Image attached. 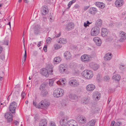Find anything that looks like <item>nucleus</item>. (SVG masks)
<instances>
[{"label":"nucleus","instance_id":"1","mask_svg":"<svg viewBox=\"0 0 126 126\" xmlns=\"http://www.w3.org/2000/svg\"><path fill=\"white\" fill-rule=\"evenodd\" d=\"M82 76L86 79H90L93 76V73L91 70H84L82 73Z\"/></svg>","mask_w":126,"mask_h":126},{"label":"nucleus","instance_id":"2","mask_svg":"<svg viewBox=\"0 0 126 126\" xmlns=\"http://www.w3.org/2000/svg\"><path fill=\"white\" fill-rule=\"evenodd\" d=\"M63 90L60 88L55 90L53 92V95L55 97H58L62 96L63 94Z\"/></svg>","mask_w":126,"mask_h":126},{"label":"nucleus","instance_id":"3","mask_svg":"<svg viewBox=\"0 0 126 126\" xmlns=\"http://www.w3.org/2000/svg\"><path fill=\"white\" fill-rule=\"evenodd\" d=\"M100 29L98 27L95 26L93 27L91 31V34L92 36L97 35L100 32Z\"/></svg>","mask_w":126,"mask_h":126},{"label":"nucleus","instance_id":"4","mask_svg":"<svg viewBox=\"0 0 126 126\" xmlns=\"http://www.w3.org/2000/svg\"><path fill=\"white\" fill-rule=\"evenodd\" d=\"M17 107V103L15 102H13L10 104L9 107L10 111L12 113H14Z\"/></svg>","mask_w":126,"mask_h":126},{"label":"nucleus","instance_id":"5","mask_svg":"<svg viewBox=\"0 0 126 126\" xmlns=\"http://www.w3.org/2000/svg\"><path fill=\"white\" fill-rule=\"evenodd\" d=\"M80 59L82 62L85 63H87L90 61L91 58L89 55L85 54L81 56Z\"/></svg>","mask_w":126,"mask_h":126},{"label":"nucleus","instance_id":"6","mask_svg":"<svg viewBox=\"0 0 126 126\" xmlns=\"http://www.w3.org/2000/svg\"><path fill=\"white\" fill-rule=\"evenodd\" d=\"M77 121L79 123L84 124L86 122V118L82 116H79L77 118Z\"/></svg>","mask_w":126,"mask_h":126},{"label":"nucleus","instance_id":"7","mask_svg":"<svg viewBox=\"0 0 126 126\" xmlns=\"http://www.w3.org/2000/svg\"><path fill=\"white\" fill-rule=\"evenodd\" d=\"M69 84L72 86L76 87L79 85V82L75 79H72L69 82Z\"/></svg>","mask_w":126,"mask_h":126},{"label":"nucleus","instance_id":"8","mask_svg":"<svg viewBox=\"0 0 126 126\" xmlns=\"http://www.w3.org/2000/svg\"><path fill=\"white\" fill-rule=\"evenodd\" d=\"M48 11L47 7L45 5L42 6L41 10L42 14L44 15H46L47 14Z\"/></svg>","mask_w":126,"mask_h":126},{"label":"nucleus","instance_id":"9","mask_svg":"<svg viewBox=\"0 0 126 126\" xmlns=\"http://www.w3.org/2000/svg\"><path fill=\"white\" fill-rule=\"evenodd\" d=\"M5 117L7 119L8 122L12 121L13 120L12 114L10 113H7L4 115Z\"/></svg>","mask_w":126,"mask_h":126},{"label":"nucleus","instance_id":"10","mask_svg":"<svg viewBox=\"0 0 126 126\" xmlns=\"http://www.w3.org/2000/svg\"><path fill=\"white\" fill-rule=\"evenodd\" d=\"M93 41L95 43L96 45L98 46H100L101 44V39L99 37H95L93 38Z\"/></svg>","mask_w":126,"mask_h":126},{"label":"nucleus","instance_id":"11","mask_svg":"<svg viewBox=\"0 0 126 126\" xmlns=\"http://www.w3.org/2000/svg\"><path fill=\"white\" fill-rule=\"evenodd\" d=\"M119 36L121 37L120 39V42L122 41V40L125 39H126V34L125 33L122 31H120L119 32Z\"/></svg>","mask_w":126,"mask_h":126},{"label":"nucleus","instance_id":"12","mask_svg":"<svg viewBox=\"0 0 126 126\" xmlns=\"http://www.w3.org/2000/svg\"><path fill=\"white\" fill-rule=\"evenodd\" d=\"M69 96L71 100L73 102L77 101L78 97L76 94H70L69 95Z\"/></svg>","mask_w":126,"mask_h":126},{"label":"nucleus","instance_id":"13","mask_svg":"<svg viewBox=\"0 0 126 126\" xmlns=\"http://www.w3.org/2000/svg\"><path fill=\"white\" fill-rule=\"evenodd\" d=\"M89 66L95 71L96 70L99 68V66L94 62L90 63H89Z\"/></svg>","mask_w":126,"mask_h":126},{"label":"nucleus","instance_id":"14","mask_svg":"<svg viewBox=\"0 0 126 126\" xmlns=\"http://www.w3.org/2000/svg\"><path fill=\"white\" fill-rule=\"evenodd\" d=\"M86 89L88 91H92L95 88V86L93 84H89L87 85L86 87Z\"/></svg>","mask_w":126,"mask_h":126},{"label":"nucleus","instance_id":"15","mask_svg":"<svg viewBox=\"0 0 126 126\" xmlns=\"http://www.w3.org/2000/svg\"><path fill=\"white\" fill-rule=\"evenodd\" d=\"M74 27V24L72 23H70L66 25L65 29L67 31H69L73 29Z\"/></svg>","mask_w":126,"mask_h":126},{"label":"nucleus","instance_id":"16","mask_svg":"<svg viewBox=\"0 0 126 126\" xmlns=\"http://www.w3.org/2000/svg\"><path fill=\"white\" fill-rule=\"evenodd\" d=\"M53 66L51 64H48L46 68V69L49 72V74H52V73L53 72Z\"/></svg>","mask_w":126,"mask_h":126},{"label":"nucleus","instance_id":"17","mask_svg":"<svg viewBox=\"0 0 126 126\" xmlns=\"http://www.w3.org/2000/svg\"><path fill=\"white\" fill-rule=\"evenodd\" d=\"M68 126H78V123L76 121L72 119L68 121Z\"/></svg>","mask_w":126,"mask_h":126},{"label":"nucleus","instance_id":"18","mask_svg":"<svg viewBox=\"0 0 126 126\" xmlns=\"http://www.w3.org/2000/svg\"><path fill=\"white\" fill-rule=\"evenodd\" d=\"M123 0H116L115 3V5L117 7H120L123 4Z\"/></svg>","mask_w":126,"mask_h":126},{"label":"nucleus","instance_id":"19","mask_svg":"<svg viewBox=\"0 0 126 126\" xmlns=\"http://www.w3.org/2000/svg\"><path fill=\"white\" fill-rule=\"evenodd\" d=\"M101 94L98 92H96L93 93V96L96 100H99L100 98Z\"/></svg>","mask_w":126,"mask_h":126},{"label":"nucleus","instance_id":"20","mask_svg":"<svg viewBox=\"0 0 126 126\" xmlns=\"http://www.w3.org/2000/svg\"><path fill=\"white\" fill-rule=\"evenodd\" d=\"M112 57V54L110 53L106 54L104 57V59L105 60L108 61L110 60Z\"/></svg>","mask_w":126,"mask_h":126},{"label":"nucleus","instance_id":"21","mask_svg":"<svg viewBox=\"0 0 126 126\" xmlns=\"http://www.w3.org/2000/svg\"><path fill=\"white\" fill-rule=\"evenodd\" d=\"M47 121L45 119H41L39 123V126H47Z\"/></svg>","mask_w":126,"mask_h":126},{"label":"nucleus","instance_id":"22","mask_svg":"<svg viewBox=\"0 0 126 126\" xmlns=\"http://www.w3.org/2000/svg\"><path fill=\"white\" fill-rule=\"evenodd\" d=\"M41 72L42 75L46 77L48 76L49 72L46 69L43 68L41 69Z\"/></svg>","mask_w":126,"mask_h":126},{"label":"nucleus","instance_id":"23","mask_svg":"<svg viewBox=\"0 0 126 126\" xmlns=\"http://www.w3.org/2000/svg\"><path fill=\"white\" fill-rule=\"evenodd\" d=\"M108 32L106 28H102V29L101 35L103 37H105L107 36L108 34Z\"/></svg>","mask_w":126,"mask_h":126},{"label":"nucleus","instance_id":"24","mask_svg":"<svg viewBox=\"0 0 126 126\" xmlns=\"http://www.w3.org/2000/svg\"><path fill=\"white\" fill-rule=\"evenodd\" d=\"M97 11L96 8L94 7H91L90 8L89 12L93 15L96 13Z\"/></svg>","mask_w":126,"mask_h":126},{"label":"nucleus","instance_id":"25","mask_svg":"<svg viewBox=\"0 0 126 126\" xmlns=\"http://www.w3.org/2000/svg\"><path fill=\"white\" fill-rule=\"evenodd\" d=\"M64 57L67 60H69L71 56L70 52L68 51L64 53Z\"/></svg>","mask_w":126,"mask_h":126},{"label":"nucleus","instance_id":"26","mask_svg":"<svg viewBox=\"0 0 126 126\" xmlns=\"http://www.w3.org/2000/svg\"><path fill=\"white\" fill-rule=\"evenodd\" d=\"M48 93L46 90L41 91L40 95L42 97H45L48 95Z\"/></svg>","mask_w":126,"mask_h":126},{"label":"nucleus","instance_id":"27","mask_svg":"<svg viewBox=\"0 0 126 126\" xmlns=\"http://www.w3.org/2000/svg\"><path fill=\"white\" fill-rule=\"evenodd\" d=\"M96 6L101 8H103L104 7L105 5L102 2H96Z\"/></svg>","mask_w":126,"mask_h":126},{"label":"nucleus","instance_id":"28","mask_svg":"<svg viewBox=\"0 0 126 126\" xmlns=\"http://www.w3.org/2000/svg\"><path fill=\"white\" fill-rule=\"evenodd\" d=\"M68 119V117L66 116H64L63 117V126H66L68 125V121H67Z\"/></svg>","mask_w":126,"mask_h":126},{"label":"nucleus","instance_id":"29","mask_svg":"<svg viewBox=\"0 0 126 126\" xmlns=\"http://www.w3.org/2000/svg\"><path fill=\"white\" fill-rule=\"evenodd\" d=\"M96 121V120L92 119L88 123L87 125V126H94V125Z\"/></svg>","mask_w":126,"mask_h":126},{"label":"nucleus","instance_id":"30","mask_svg":"<svg viewBox=\"0 0 126 126\" xmlns=\"http://www.w3.org/2000/svg\"><path fill=\"white\" fill-rule=\"evenodd\" d=\"M102 24V20L101 19H99L97 20L96 22L95 25L96 27H100Z\"/></svg>","mask_w":126,"mask_h":126},{"label":"nucleus","instance_id":"31","mask_svg":"<svg viewBox=\"0 0 126 126\" xmlns=\"http://www.w3.org/2000/svg\"><path fill=\"white\" fill-rule=\"evenodd\" d=\"M61 60V58L59 57L55 58L54 59V62L55 64H57L59 63Z\"/></svg>","mask_w":126,"mask_h":126},{"label":"nucleus","instance_id":"32","mask_svg":"<svg viewBox=\"0 0 126 126\" xmlns=\"http://www.w3.org/2000/svg\"><path fill=\"white\" fill-rule=\"evenodd\" d=\"M120 78V76L119 75H114L112 77V79L115 80L119 81Z\"/></svg>","mask_w":126,"mask_h":126},{"label":"nucleus","instance_id":"33","mask_svg":"<svg viewBox=\"0 0 126 126\" xmlns=\"http://www.w3.org/2000/svg\"><path fill=\"white\" fill-rule=\"evenodd\" d=\"M90 100V98L89 96H87L84 98L83 99V103L84 104H86L89 103Z\"/></svg>","mask_w":126,"mask_h":126},{"label":"nucleus","instance_id":"34","mask_svg":"<svg viewBox=\"0 0 126 126\" xmlns=\"http://www.w3.org/2000/svg\"><path fill=\"white\" fill-rule=\"evenodd\" d=\"M63 114L62 112L60 113V116H59V118H61V120L60 121V125L62 126L63 125Z\"/></svg>","mask_w":126,"mask_h":126},{"label":"nucleus","instance_id":"35","mask_svg":"<svg viewBox=\"0 0 126 126\" xmlns=\"http://www.w3.org/2000/svg\"><path fill=\"white\" fill-rule=\"evenodd\" d=\"M46 83H43L40 86L39 89L41 91L45 90V88L46 86Z\"/></svg>","mask_w":126,"mask_h":126},{"label":"nucleus","instance_id":"36","mask_svg":"<svg viewBox=\"0 0 126 126\" xmlns=\"http://www.w3.org/2000/svg\"><path fill=\"white\" fill-rule=\"evenodd\" d=\"M34 121L35 123H37L39 119V115L38 114H36L34 117Z\"/></svg>","mask_w":126,"mask_h":126},{"label":"nucleus","instance_id":"37","mask_svg":"<svg viewBox=\"0 0 126 126\" xmlns=\"http://www.w3.org/2000/svg\"><path fill=\"white\" fill-rule=\"evenodd\" d=\"M76 1V0H73L69 2L68 4V7L67 9H69L71 5Z\"/></svg>","mask_w":126,"mask_h":126},{"label":"nucleus","instance_id":"38","mask_svg":"<svg viewBox=\"0 0 126 126\" xmlns=\"http://www.w3.org/2000/svg\"><path fill=\"white\" fill-rule=\"evenodd\" d=\"M40 27L39 25H35L33 28L35 33H36V31H38L40 29Z\"/></svg>","mask_w":126,"mask_h":126},{"label":"nucleus","instance_id":"39","mask_svg":"<svg viewBox=\"0 0 126 126\" xmlns=\"http://www.w3.org/2000/svg\"><path fill=\"white\" fill-rule=\"evenodd\" d=\"M63 73H65L66 74H68L69 73V71L67 68V66L66 65H65L63 67Z\"/></svg>","mask_w":126,"mask_h":126},{"label":"nucleus","instance_id":"40","mask_svg":"<svg viewBox=\"0 0 126 126\" xmlns=\"http://www.w3.org/2000/svg\"><path fill=\"white\" fill-rule=\"evenodd\" d=\"M37 108H44V105L43 104V103L41 102V101L39 103L38 105H37Z\"/></svg>","mask_w":126,"mask_h":126},{"label":"nucleus","instance_id":"41","mask_svg":"<svg viewBox=\"0 0 126 126\" xmlns=\"http://www.w3.org/2000/svg\"><path fill=\"white\" fill-rule=\"evenodd\" d=\"M63 83V79H60L57 82V84L60 86H62Z\"/></svg>","mask_w":126,"mask_h":126},{"label":"nucleus","instance_id":"42","mask_svg":"<svg viewBox=\"0 0 126 126\" xmlns=\"http://www.w3.org/2000/svg\"><path fill=\"white\" fill-rule=\"evenodd\" d=\"M102 77L99 74H98L97 75L96 79L97 81L98 82L102 80Z\"/></svg>","mask_w":126,"mask_h":126},{"label":"nucleus","instance_id":"43","mask_svg":"<svg viewBox=\"0 0 126 126\" xmlns=\"http://www.w3.org/2000/svg\"><path fill=\"white\" fill-rule=\"evenodd\" d=\"M54 47L55 49H57L62 47V46L56 44L54 45Z\"/></svg>","mask_w":126,"mask_h":126},{"label":"nucleus","instance_id":"44","mask_svg":"<svg viewBox=\"0 0 126 126\" xmlns=\"http://www.w3.org/2000/svg\"><path fill=\"white\" fill-rule=\"evenodd\" d=\"M59 69L60 72L61 73H63V64H60L59 66Z\"/></svg>","mask_w":126,"mask_h":126},{"label":"nucleus","instance_id":"45","mask_svg":"<svg viewBox=\"0 0 126 126\" xmlns=\"http://www.w3.org/2000/svg\"><path fill=\"white\" fill-rule=\"evenodd\" d=\"M73 73L75 75H76L79 73V70L77 69H74L73 71Z\"/></svg>","mask_w":126,"mask_h":126},{"label":"nucleus","instance_id":"46","mask_svg":"<svg viewBox=\"0 0 126 126\" xmlns=\"http://www.w3.org/2000/svg\"><path fill=\"white\" fill-rule=\"evenodd\" d=\"M51 39L49 37H48L46 40V44H49L51 42Z\"/></svg>","mask_w":126,"mask_h":126},{"label":"nucleus","instance_id":"47","mask_svg":"<svg viewBox=\"0 0 126 126\" xmlns=\"http://www.w3.org/2000/svg\"><path fill=\"white\" fill-rule=\"evenodd\" d=\"M50 105V103L47 101H47L46 102V104H45V105L44 106V108H46L47 107H48Z\"/></svg>","mask_w":126,"mask_h":126},{"label":"nucleus","instance_id":"48","mask_svg":"<svg viewBox=\"0 0 126 126\" xmlns=\"http://www.w3.org/2000/svg\"><path fill=\"white\" fill-rule=\"evenodd\" d=\"M122 123L120 121H118L116 122L115 124V125L116 126H118L121 125Z\"/></svg>","mask_w":126,"mask_h":126},{"label":"nucleus","instance_id":"49","mask_svg":"<svg viewBox=\"0 0 126 126\" xmlns=\"http://www.w3.org/2000/svg\"><path fill=\"white\" fill-rule=\"evenodd\" d=\"M54 81L52 79L49 80V84L50 86H52L53 85Z\"/></svg>","mask_w":126,"mask_h":126},{"label":"nucleus","instance_id":"50","mask_svg":"<svg viewBox=\"0 0 126 126\" xmlns=\"http://www.w3.org/2000/svg\"><path fill=\"white\" fill-rule=\"evenodd\" d=\"M63 38H60L58 40V43L60 44H61L63 43Z\"/></svg>","mask_w":126,"mask_h":126},{"label":"nucleus","instance_id":"51","mask_svg":"<svg viewBox=\"0 0 126 126\" xmlns=\"http://www.w3.org/2000/svg\"><path fill=\"white\" fill-rule=\"evenodd\" d=\"M125 67V65L124 64H121L120 66V69L122 70Z\"/></svg>","mask_w":126,"mask_h":126},{"label":"nucleus","instance_id":"52","mask_svg":"<svg viewBox=\"0 0 126 126\" xmlns=\"http://www.w3.org/2000/svg\"><path fill=\"white\" fill-rule=\"evenodd\" d=\"M110 79L108 76H105L104 77V80L106 81H108L109 79Z\"/></svg>","mask_w":126,"mask_h":126},{"label":"nucleus","instance_id":"53","mask_svg":"<svg viewBox=\"0 0 126 126\" xmlns=\"http://www.w3.org/2000/svg\"><path fill=\"white\" fill-rule=\"evenodd\" d=\"M43 49L44 51L45 52H46L47 51V46L46 45H45V46L43 48Z\"/></svg>","mask_w":126,"mask_h":126},{"label":"nucleus","instance_id":"54","mask_svg":"<svg viewBox=\"0 0 126 126\" xmlns=\"http://www.w3.org/2000/svg\"><path fill=\"white\" fill-rule=\"evenodd\" d=\"M9 41L8 40H5L4 42V43L5 45H8Z\"/></svg>","mask_w":126,"mask_h":126},{"label":"nucleus","instance_id":"55","mask_svg":"<svg viewBox=\"0 0 126 126\" xmlns=\"http://www.w3.org/2000/svg\"><path fill=\"white\" fill-rule=\"evenodd\" d=\"M61 35V32H60L58 34H56V35H55V37L56 38L59 37Z\"/></svg>","mask_w":126,"mask_h":126},{"label":"nucleus","instance_id":"56","mask_svg":"<svg viewBox=\"0 0 126 126\" xmlns=\"http://www.w3.org/2000/svg\"><path fill=\"white\" fill-rule=\"evenodd\" d=\"M49 126H56L55 124L53 122H51L49 124Z\"/></svg>","mask_w":126,"mask_h":126},{"label":"nucleus","instance_id":"57","mask_svg":"<svg viewBox=\"0 0 126 126\" xmlns=\"http://www.w3.org/2000/svg\"><path fill=\"white\" fill-rule=\"evenodd\" d=\"M46 101L47 100L46 99L43 100L41 101V102L43 103L44 106L45 105V104H46Z\"/></svg>","mask_w":126,"mask_h":126},{"label":"nucleus","instance_id":"58","mask_svg":"<svg viewBox=\"0 0 126 126\" xmlns=\"http://www.w3.org/2000/svg\"><path fill=\"white\" fill-rule=\"evenodd\" d=\"M25 94V93L24 92H22L21 94V96L22 97V98L23 99L24 98Z\"/></svg>","mask_w":126,"mask_h":126},{"label":"nucleus","instance_id":"59","mask_svg":"<svg viewBox=\"0 0 126 126\" xmlns=\"http://www.w3.org/2000/svg\"><path fill=\"white\" fill-rule=\"evenodd\" d=\"M13 123L15 126H17V125L19 124V122L17 121H14Z\"/></svg>","mask_w":126,"mask_h":126},{"label":"nucleus","instance_id":"60","mask_svg":"<svg viewBox=\"0 0 126 126\" xmlns=\"http://www.w3.org/2000/svg\"><path fill=\"white\" fill-rule=\"evenodd\" d=\"M26 56H27V53L26 52V51H25V54L24 55V57H23V59L24 60V61H25L26 60Z\"/></svg>","mask_w":126,"mask_h":126},{"label":"nucleus","instance_id":"61","mask_svg":"<svg viewBox=\"0 0 126 126\" xmlns=\"http://www.w3.org/2000/svg\"><path fill=\"white\" fill-rule=\"evenodd\" d=\"M79 68H80L81 69H83V65L82 64H80L79 65Z\"/></svg>","mask_w":126,"mask_h":126},{"label":"nucleus","instance_id":"62","mask_svg":"<svg viewBox=\"0 0 126 126\" xmlns=\"http://www.w3.org/2000/svg\"><path fill=\"white\" fill-rule=\"evenodd\" d=\"M79 7V6L78 4H76L74 6V7L75 8H77Z\"/></svg>","mask_w":126,"mask_h":126},{"label":"nucleus","instance_id":"63","mask_svg":"<svg viewBox=\"0 0 126 126\" xmlns=\"http://www.w3.org/2000/svg\"><path fill=\"white\" fill-rule=\"evenodd\" d=\"M41 41H40L39 42L38 44L37 45V46L38 47H40L41 46Z\"/></svg>","mask_w":126,"mask_h":126},{"label":"nucleus","instance_id":"64","mask_svg":"<svg viewBox=\"0 0 126 126\" xmlns=\"http://www.w3.org/2000/svg\"><path fill=\"white\" fill-rule=\"evenodd\" d=\"M111 126H114V124H115V122L114 121H112L111 122Z\"/></svg>","mask_w":126,"mask_h":126}]
</instances>
